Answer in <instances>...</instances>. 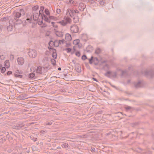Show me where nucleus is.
I'll return each instance as SVG.
<instances>
[{
	"label": "nucleus",
	"mask_w": 154,
	"mask_h": 154,
	"mask_svg": "<svg viewBox=\"0 0 154 154\" xmlns=\"http://www.w3.org/2000/svg\"><path fill=\"white\" fill-rule=\"evenodd\" d=\"M50 51L51 52H52V56L55 59H56L57 57V54L56 52V51L54 49L51 48H50Z\"/></svg>",
	"instance_id": "nucleus-6"
},
{
	"label": "nucleus",
	"mask_w": 154,
	"mask_h": 154,
	"mask_svg": "<svg viewBox=\"0 0 154 154\" xmlns=\"http://www.w3.org/2000/svg\"><path fill=\"white\" fill-rule=\"evenodd\" d=\"M95 60H97V59L96 58H95L94 59Z\"/></svg>",
	"instance_id": "nucleus-36"
},
{
	"label": "nucleus",
	"mask_w": 154,
	"mask_h": 154,
	"mask_svg": "<svg viewBox=\"0 0 154 154\" xmlns=\"http://www.w3.org/2000/svg\"><path fill=\"white\" fill-rule=\"evenodd\" d=\"M73 48V49L74 50V51H75L76 50L75 49V47H74Z\"/></svg>",
	"instance_id": "nucleus-32"
},
{
	"label": "nucleus",
	"mask_w": 154,
	"mask_h": 154,
	"mask_svg": "<svg viewBox=\"0 0 154 154\" xmlns=\"http://www.w3.org/2000/svg\"><path fill=\"white\" fill-rule=\"evenodd\" d=\"M75 54L76 56L79 57L80 56V54L79 52L78 51L75 53Z\"/></svg>",
	"instance_id": "nucleus-23"
},
{
	"label": "nucleus",
	"mask_w": 154,
	"mask_h": 154,
	"mask_svg": "<svg viewBox=\"0 0 154 154\" xmlns=\"http://www.w3.org/2000/svg\"><path fill=\"white\" fill-rule=\"evenodd\" d=\"M51 23L52 24L53 26L55 27H57V26L56 24H54V23L53 22H51Z\"/></svg>",
	"instance_id": "nucleus-29"
},
{
	"label": "nucleus",
	"mask_w": 154,
	"mask_h": 154,
	"mask_svg": "<svg viewBox=\"0 0 154 154\" xmlns=\"http://www.w3.org/2000/svg\"><path fill=\"white\" fill-rule=\"evenodd\" d=\"M58 69L59 70H61V69L60 68H59Z\"/></svg>",
	"instance_id": "nucleus-33"
},
{
	"label": "nucleus",
	"mask_w": 154,
	"mask_h": 154,
	"mask_svg": "<svg viewBox=\"0 0 154 154\" xmlns=\"http://www.w3.org/2000/svg\"><path fill=\"white\" fill-rule=\"evenodd\" d=\"M35 76L34 74L33 73H31L29 74V77L30 78H33Z\"/></svg>",
	"instance_id": "nucleus-18"
},
{
	"label": "nucleus",
	"mask_w": 154,
	"mask_h": 154,
	"mask_svg": "<svg viewBox=\"0 0 154 154\" xmlns=\"http://www.w3.org/2000/svg\"><path fill=\"white\" fill-rule=\"evenodd\" d=\"M44 9V8L43 7H41L40 8V10L39 11V14L41 15V17L43 13V10Z\"/></svg>",
	"instance_id": "nucleus-14"
},
{
	"label": "nucleus",
	"mask_w": 154,
	"mask_h": 154,
	"mask_svg": "<svg viewBox=\"0 0 154 154\" xmlns=\"http://www.w3.org/2000/svg\"><path fill=\"white\" fill-rule=\"evenodd\" d=\"M82 58L83 60H85L87 58V57L85 55H84L82 57Z\"/></svg>",
	"instance_id": "nucleus-27"
},
{
	"label": "nucleus",
	"mask_w": 154,
	"mask_h": 154,
	"mask_svg": "<svg viewBox=\"0 0 154 154\" xmlns=\"http://www.w3.org/2000/svg\"><path fill=\"white\" fill-rule=\"evenodd\" d=\"M6 68L2 66V65H0V71L2 73H3L6 71Z\"/></svg>",
	"instance_id": "nucleus-11"
},
{
	"label": "nucleus",
	"mask_w": 154,
	"mask_h": 154,
	"mask_svg": "<svg viewBox=\"0 0 154 154\" xmlns=\"http://www.w3.org/2000/svg\"><path fill=\"white\" fill-rule=\"evenodd\" d=\"M71 21V20L70 19L65 17L63 20L60 22L59 23L62 25L65 26L67 23H70Z\"/></svg>",
	"instance_id": "nucleus-2"
},
{
	"label": "nucleus",
	"mask_w": 154,
	"mask_h": 154,
	"mask_svg": "<svg viewBox=\"0 0 154 154\" xmlns=\"http://www.w3.org/2000/svg\"><path fill=\"white\" fill-rule=\"evenodd\" d=\"M14 58V56L13 55L11 54L10 57V59L11 60H13Z\"/></svg>",
	"instance_id": "nucleus-25"
},
{
	"label": "nucleus",
	"mask_w": 154,
	"mask_h": 154,
	"mask_svg": "<svg viewBox=\"0 0 154 154\" xmlns=\"http://www.w3.org/2000/svg\"><path fill=\"white\" fill-rule=\"evenodd\" d=\"M41 18L44 19L45 21L48 22H50V19H54V17H49V19H48L47 17L45 16H42Z\"/></svg>",
	"instance_id": "nucleus-9"
},
{
	"label": "nucleus",
	"mask_w": 154,
	"mask_h": 154,
	"mask_svg": "<svg viewBox=\"0 0 154 154\" xmlns=\"http://www.w3.org/2000/svg\"><path fill=\"white\" fill-rule=\"evenodd\" d=\"M60 9H58L57 10V13L58 14H60Z\"/></svg>",
	"instance_id": "nucleus-28"
},
{
	"label": "nucleus",
	"mask_w": 154,
	"mask_h": 154,
	"mask_svg": "<svg viewBox=\"0 0 154 154\" xmlns=\"http://www.w3.org/2000/svg\"><path fill=\"white\" fill-rule=\"evenodd\" d=\"M92 57H91V59L90 60H89V62L90 63H92V62H91V60H92Z\"/></svg>",
	"instance_id": "nucleus-31"
},
{
	"label": "nucleus",
	"mask_w": 154,
	"mask_h": 154,
	"mask_svg": "<svg viewBox=\"0 0 154 154\" xmlns=\"http://www.w3.org/2000/svg\"><path fill=\"white\" fill-rule=\"evenodd\" d=\"M72 37L71 35L69 33H67L65 35V40H64L63 43L65 41L66 42H69L71 41L72 40Z\"/></svg>",
	"instance_id": "nucleus-4"
},
{
	"label": "nucleus",
	"mask_w": 154,
	"mask_h": 154,
	"mask_svg": "<svg viewBox=\"0 0 154 154\" xmlns=\"http://www.w3.org/2000/svg\"><path fill=\"white\" fill-rule=\"evenodd\" d=\"M55 32L56 35L59 37H62L63 35V33L62 32L60 31L57 29H55Z\"/></svg>",
	"instance_id": "nucleus-8"
},
{
	"label": "nucleus",
	"mask_w": 154,
	"mask_h": 154,
	"mask_svg": "<svg viewBox=\"0 0 154 154\" xmlns=\"http://www.w3.org/2000/svg\"><path fill=\"white\" fill-rule=\"evenodd\" d=\"M21 15V14L19 12L17 13L16 15V17L17 18H19L20 17Z\"/></svg>",
	"instance_id": "nucleus-21"
},
{
	"label": "nucleus",
	"mask_w": 154,
	"mask_h": 154,
	"mask_svg": "<svg viewBox=\"0 0 154 154\" xmlns=\"http://www.w3.org/2000/svg\"><path fill=\"white\" fill-rule=\"evenodd\" d=\"M38 23L42 27H45V26H46V25L45 24V23H43L42 20H41V21H38Z\"/></svg>",
	"instance_id": "nucleus-13"
},
{
	"label": "nucleus",
	"mask_w": 154,
	"mask_h": 154,
	"mask_svg": "<svg viewBox=\"0 0 154 154\" xmlns=\"http://www.w3.org/2000/svg\"><path fill=\"white\" fill-rule=\"evenodd\" d=\"M65 50L67 53L71 52L72 54H73L74 53V51H71V49L69 48H67Z\"/></svg>",
	"instance_id": "nucleus-17"
},
{
	"label": "nucleus",
	"mask_w": 154,
	"mask_h": 154,
	"mask_svg": "<svg viewBox=\"0 0 154 154\" xmlns=\"http://www.w3.org/2000/svg\"><path fill=\"white\" fill-rule=\"evenodd\" d=\"M12 73V72L11 71H8L7 72V75H9L11 74Z\"/></svg>",
	"instance_id": "nucleus-24"
},
{
	"label": "nucleus",
	"mask_w": 154,
	"mask_h": 154,
	"mask_svg": "<svg viewBox=\"0 0 154 154\" xmlns=\"http://www.w3.org/2000/svg\"><path fill=\"white\" fill-rule=\"evenodd\" d=\"M18 63L19 65H22L24 63V60L21 57H20L17 59Z\"/></svg>",
	"instance_id": "nucleus-7"
},
{
	"label": "nucleus",
	"mask_w": 154,
	"mask_h": 154,
	"mask_svg": "<svg viewBox=\"0 0 154 154\" xmlns=\"http://www.w3.org/2000/svg\"><path fill=\"white\" fill-rule=\"evenodd\" d=\"M16 73H19L20 74L21 73L20 72H19V70H17V71L16 72Z\"/></svg>",
	"instance_id": "nucleus-30"
},
{
	"label": "nucleus",
	"mask_w": 154,
	"mask_h": 154,
	"mask_svg": "<svg viewBox=\"0 0 154 154\" xmlns=\"http://www.w3.org/2000/svg\"><path fill=\"white\" fill-rule=\"evenodd\" d=\"M14 76L16 77H19L21 78L22 77V75H20L17 74L16 73L14 74Z\"/></svg>",
	"instance_id": "nucleus-19"
},
{
	"label": "nucleus",
	"mask_w": 154,
	"mask_h": 154,
	"mask_svg": "<svg viewBox=\"0 0 154 154\" xmlns=\"http://www.w3.org/2000/svg\"><path fill=\"white\" fill-rule=\"evenodd\" d=\"M63 42H64V40H57L54 42L51 41L49 42V45L51 48L53 46L57 47L59 45V44H63Z\"/></svg>",
	"instance_id": "nucleus-1"
},
{
	"label": "nucleus",
	"mask_w": 154,
	"mask_h": 154,
	"mask_svg": "<svg viewBox=\"0 0 154 154\" xmlns=\"http://www.w3.org/2000/svg\"><path fill=\"white\" fill-rule=\"evenodd\" d=\"M37 72L41 73L42 72V68L41 67L39 66L38 67L36 70Z\"/></svg>",
	"instance_id": "nucleus-16"
},
{
	"label": "nucleus",
	"mask_w": 154,
	"mask_h": 154,
	"mask_svg": "<svg viewBox=\"0 0 154 154\" xmlns=\"http://www.w3.org/2000/svg\"><path fill=\"white\" fill-rule=\"evenodd\" d=\"M38 14L34 13L33 14V19L35 21L38 20Z\"/></svg>",
	"instance_id": "nucleus-15"
},
{
	"label": "nucleus",
	"mask_w": 154,
	"mask_h": 154,
	"mask_svg": "<svg viewBox=\"0 0 154 154\" xmlns=\"http://www.w3.org/2000/svg\"><path fill=\"white\" fill-rule=\"evenodd\" d=\"M51 62L53 65H54L55 64V60L54 59L51 60Z\"/></svg>",
	"instance_id": "nucleus-26"
},
{
	"label": "nucleus",
	"mask_w": 154,
	"mask_h": 154,
	"mask_svg": "<svg viewBox=\"0 0 154 154\" xmlns=\"http://www.w3.org/2000/svg\"><path fill=\"white\" fill-rule=\"evenodd\" d=\"M0 58H1V59H2V58L1 57V56H0Z\"/></svg>",
	"instance_id": "nucleus-35"
},
{
	"label": "nucleus",
	"mask_w": 154,
	"mask_h": 154,
	"mask_svg": "<svg viewBox=\"0 0 154 154\" xmlns=\"http://www.w3.org/2000/svg\"><path fill=\"white\" fill-rule=\"evenodd\" d=\"M71 30L73 33H77L78 32L79 28L78 26L74 25L71 27Z\"/></svg>",
	"instance_id": "nucleus-5"
},
{
	"label": "nucleus",
	"mask_w": 154,
	"mask_h": 154,
	"mask_svg": "<svg viewBox=\"0 0 154 154\" xmlns=\"http://www.w3.org/2000/svg\"><path fill=\"white\" fill-rule=\"evenodd\" d=\"M4 65L6 68H9L10 66L9 61L8 60H6L4 62Z\"/></svg>",
	"instance_id": "nucleus-10"
},
{
	"label": "nucleus",
	"mask_w": 154,
	"mask_h": 154,
	"mask_svg": "<svg viewBox=\"0 0 154 154\" xmlns=\"http://www.w3.org/2000/svg\"><path fill=\"white\" fill-rule=\"evenodd\" d=\"M79 39H76L73 41V43L76 46L78 45L79 46Z\"/></svg>",
	"instance_id": "nucleus-12"
},
{
	"label": "nucleus",
	"mask_w": 154,
	"mask_h": 154,
	"mask_svg": "<svg viewBox=\"0 0 154 154\" xmlns=\"http://www.w3.org/2000/svg\"><path fill=\"white\" fill-rule=\"evenodd\" d=\"M29 20V19L28 18L27 19V20Z\"/></svg>",
	"instance_id": "nucleus-34"
},
{
	"label": "nucleus",
	"mask_w": 154,
	"mask_h": 154,
	"mask_svg": "<svg viewBox=\"0 0 154 154\" xmlns=\"http://www.w3.org/2000/svg\"><path fill=\"white\" fill-rule=\"evenodd\" d=\"M28 54L30 57L35 58L37 55V53L36 51L31 50L29 51Z\"/></svg>",
	"instance_id": "nucleus-3"
},
{
	"label": "nucleus",
	"mask_w": 154,
	"mask_h": 154,
	"mask_svg": "<svg viewBox=\"0 0 154 154\" xmlns=\"http://www.w3.org/2000/svg\"><path fill=\"white\" fill-rule=\"evenodd\" d=\"M45 14L47 15H49L50 14L49 11L48 9H45Z\"/></svg>",
	"instance_id": "nucleus-22"
},
{
	"label": "nucleus",
	"mask_w": 154,
	"mask_h": 154,
	"mask_svg": "<svg viewBox=\"0 0 154 154\" xmlns=\"http://www.w3.org/2000/svg\"><path fill=\"white\" fill-rule=\"evenodd\" d=\"M38 8V6H35L33 8V10L34 11H36Z\"/></svg>",
	"instance_id": "nucleus-20"
}]
</instances>
